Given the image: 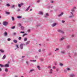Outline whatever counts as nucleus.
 <instances>
[{
    "label": "nucleus",
    "instance_id": "nucleus-19",
    "mask_svg": "<svg viewBox=\"0 0 77 77\" xmlns=\"http://www.w3.org/2000/svg\"><path fill=\"white\" fill-rule=\"evenodd\" d=\"M39 14H40V15H43V13L42 12L40 11L39 12Z\"/></svg>",
    "mask_w": 77,
    "mask_h": 77
},
{
    "label": "nucleus",
    "instance_id": "nucleus-49",
    "mask_svg": "<svg viewBox=\"0 0 77 77\" xmlns=\"http://www.w3.org/2000/svg\"><path fill=\"white\" fill-rule=\"evenodd\" d=\"M60 66H63V64H62V63H60Z\"/></svg>",
    "mask_w": 77,
    "mask_h": 77
},
{
    "label": "nucleus",
    "instance_id": "nucleus-10",
    "mask_svg": "<svg viewBox=\"0 0 77 77\" xmlns=\"http://www.w3.org/2000/svg\"><path fill=\"white\" fill-rule=\"evenodd\" d=\"M30 41H27L25 45H28V44H29V43H30Z\"/></svg>",
    "mask_w": 77,
    "mask_h": 77
},
{
    "label": "nucleus",
    "instance_id": "nucleus-52",
    "mask_svg": "<svg viewBox=\"0 0 77 77\" xmlns=\"http://www.w3.org/2000/svg\"><path fill=\"white\" fill-rule=\"evenodd\" d=\"M7 6H8V7L10 6V5H9V4H7Z\"/></svg>",
    "mask_w": 77,
    "mask_h": 77
},
{
    "label": "nucleus",
    "instance_id": "nucleus-17",
    "mask_svg": "<svg viewBox=\"0 0 77 77\" xmlns=\"http://www.w3.org/2000/svg\"><path fill=\"white\" fill-rule=\"evenodd\" d=\"M63 12H62L61 13V14H60V15H58V17H61V16L62 15H63Z\"/></svg>",
    "mask_w": 77,
    "mask_h": 77
},
{
    "label": "nucleus",
    "instance_id": "nucleus-22",
    "mask_svg": "<svg viewBox=\"0 0 77 77\" xmlns=\"http://www.w3.org/2000/svg\"><path fill=\"white\" fill-rule=\"evenodd\" d=\"M5 58H6V55H4L2 58V59H5Z\"/></svg>",
    "mask_w": 77,
    "mask_h": 77
},
{
    "label": "nucleus",
    "instance_id": "nucleus-29",
    "mask_svg": "<svg viewBox=\"0 0 77 77\" xmlns=\"http://www.w3.org/2000/svg\"><path fill=\"white\" fill-rule=\"evenodd\" d=\"M18 7H19V8H21V5H20V4H18Z\"/></svg>",
    "mask_w": 77,
    "mask_h": 77
},
{
    "label": "nucleus",
    "instance_id": "nucleus-61",
    "mask_svg": "<svg viewBox=\"0 0 77 77\" xmlns=\"http://www.w3.org/2000/svg\"><path fill=\"white\" fill-rule=\"evenodd\" d=\"M13 35H16V32H14L13 33Z\"/></svg>",
    "mask_w": 77,
    "mask_h": 77
},
{
    "label": "nucleus",
    "instance_id": "nucleus-48",
    "mask_svg": "<svg viewBox=\"0 0 77 77\" xmlns=\"http://www.w3.org/2000/svg\"><path fill=\"white\" fill-rule=\"evenodd\" d=\"M20 6H23V5H24V4L23 3H21L20 4Z\"/></svg>",
    "mask_w": 77,
    "mask_h": 77
},
{
    "label": "nucleus",
    "instance_id": "nucleus-4",
    "mask_svg": "<svg viewBox=\"0 0 77 77\" xmlns=\"http://www.w3.org/2000/svg\"><path fill=\"white\" fill-rule=\"evenodd\" d=\"M49 16V14H48V13H46V14L44 16V17H45V18H47V17H48Z\"/></svg>",
    "mask_w": 77,
    "mask_h": 77
},
{
    "label": "nucleus",
    "instance_id": "nucleus-3",
    "mask_svg": "<svg viewBox=\"0 0 77 77\" xmlns=\"http://www.w3.org/2000/svg\"><path fill=\"white\" fill-rule=\"evenodd\" d=\"M58 32H60V33H64V32L60 29H58Z\"/></svg>",
    "mask_w": 77,
    "mask_h": 77
},
{
    "label": "nucleus",
    "instance_id": "nucleus-14",
    "mask_svg": "<svg viewBox=\"0 0 77 77\" xmlns=\"http://www.w3.org/2000/svg\"><path fill=\"white\" fill-rule=\"evenodd\" d=\"M30 6L29 5V7L27 8V9H26V10H25V11H28V10H29V9H30Z\"/></svg>",
    "mask_w": 77,
    "mask_h": 77
},
{
    "label": "nucleus",
    "instance_id": "nucleus-9",
    "mask_svg": "<svg viewBox=\"0 0 77 77\" xmlns=\"http://www.w3.org/2000/svg\"><path fill=\"white\" fill-rule=\"evenodd\" d=\"M75 9H76V8L75 7H73V8L71 9V11L72 12H74L75 10Z\"/></svg>",
    "mask_w": 77,
    "mask_h": 77
},
{
    "label": "nucleus",
    "instance_id": "nucleus-64",
    "mask_svg": "<svg viewBox=\"0 0 77 77\" xmlns=\"http://www.w3.org/2000/svg\"><path fill=\"white\" fill-rule=\"evenodd\" d=\"M64 72H66V69H64Z\"/></svg>",
    "mask_w": 77,
    "mask_h": 77
},
{
    "label": "nucleus",
    "instance_id": "nucleus-11",
    "mask_svg": "<svg viewBox=\"0 0 77 77\" xmlns=\"http://www.w3.org/2000/svg\"><path fill=\"white\" fill-rule=\"evenodd\" d=\"M4 36H8V33L6 32H5L4 33Z\"/></svg>",
    "mask_w": 77,
    "mask_h": 77
},
{
    "label": "nucleus",
    "instance_id": "nucleus-58",
    "mask_svg": "<svg viewBox=\"0 0 77 77\" xmlns=\"http://www.w3.org/2000/svg\"><path fill=\"white\" fill-rule=\"evenodd\" d=\"M40 1H41V0H38L37 1V3H39V2H40Z\"/></svg>",
    "mask_w": 77,
    "mask_h": 77
},
{
    "label": "nucleus",
    "instance_id": "nucleus-47",
    "mask_svg": "<svg viewBox=\"0 0 77 77\" xmlns=\"http://www.w3.org/2000/svg\"><path fill=\"white\" fill-rule=\"evenodd\" d=\"M18 25L19 26V27H20V26H21V23H19L18 24Z\"/></svg>",
    "mask_w": 77,
    "mask_h": 77
},
{
    "label": "nucleus",
    "instance_id": "nucleus-45",
    "mask_svg": "<svg viewBox=\"0 0 77 77\" xmlns=\"http://www.w3.org/2000/svg\"><path fill=\"white\" fill-rule=\"evenodd\" d=\"M15 7V5H12V6L11 7V8H14Z\"/></svg>",
    "mask_w": 77,
    "mask_h": 77
},
{
    "label": "nucleus",
    "instance_id": "nucleus-38",
    "mask_svg": "<svg viewBox=\"0 0 77 77\" xmlns=\"http://www.w3.org/2000/svg\"><path fill=\"white\" fill-rule=\"evenodd\" d=\"M74 17V15H72V16H70L69 17V18H72V17Z\"/></svg>",
    "mask_w": 77,
    "mask_h": 77
},
{
    "label": "nucleus",
    "instance_id": "nucleus-6",
    "mask_svg": "<svg viewBox=\"0 0 77 77\" xmlns=\"http://www.w3.org/2000/svg\"><path fill=\"white\" fill-rule=\"evenodd\" d=\"M60 53L62 54H65V51H60Z\"/></svg>",
    "mask_w": 77,
    "mask_h": 77
},
{
    "label": "nucleus",
    "instance_id": "nucleus-5",
    "mask_svg": "<svg viewBox=\"0 0 77 77\" xmlns=\"http://www.w3.org/2000/svg\"><path fill=\"white\" fill-rule=\"evenodd\" d=\"M57 25V23H54L51 25L52 27H54V26H56Z\"/></svg>",
    "mask_w": 77,
    "mask_h": 77
},
{
    "label": "nucleus",
    "instance_id": "nucleus-54",
    "mask_svg": "<svg viewBox=\"0 0 77 77\" xmlns=\"http://www.w3.org/2000/svg\"><path fill=\"white\" fill-rule=\"evenodd\" d=\"M61 21L63 23H65V21L63 20H62Z\"/></svg>",
    "mask_w": 77,
    "mask_h": 77
},
{
    "label": "nucleus",
    "instance_id": "nucleus-34",
    "mask_svg": "<svg viewBox=\"0 0 77 77\" xmlns=\"http://www.w3.org/2000/svg\"><path fill=\"white\" fill-rule=\"evenodd\" d=\"M51 54H52L51 53H49L48 54V56H51Z\"/></svg>",
    "mask_w": 77,
    "mask_h": 77
},
{
    "label": "nucleus",
    "instance_id": "nucleus-2",
    "mask_svg": "<svg viewBox=\"0 0 77 77\" xmlns=\"http://www.w3.org/2000/svg\"><path fill=\"white\" fill-rule=\"evenodd\" d=\"M8 22L6 21H4L3 22V25L4 26H8Z\"/></svg>",
    "mask_w": 77,
    "mask_h": 77
},
{
    "label": "nucleus",
    "instance_id": "nucleus-25",
    "mask_svg": "<svg viewBox=\"0 0 77 77\" xmlns=\"http://www.w3.org/2000/svg\"><path fill=\"white\" fill-rule=\"evenodd\" d=\"M0 66L1 67H5V66L2 64H0Z\"/></svg>",
    "mask_w": 77,
    "mask_h": 77
},
{
    "label": "nucleus",
    "instance_id": "nucleus-55",
    "mask_svg": "<svg viewBox=\"0 0 77 77\" xmlns=\"http://www.w3.org/2000/svg\"><path fill=\"white\" fill-rule=\"evenodd\" d=\"M48 68H51V66H48Z\"/></svg>",
    "mask_w": 77,
    "mask_h": 77
},
{
    "label": "nucleus",
    "instance_id": "nucleus-43",
    "mask_svg": "<svg viewBox=\"0 0 77 77\" xmlns=\"http://www.w3.org/2000/svg\"><path fill=\"white\" fill-rule=\"evenodd\" d=\"M51 3H52V4H53V3H54V1H51Z\"/></svg>",
    "mask_w": 77,
    "mask_h": 77
},
{
    "label": "nucleus",
    "instance_id": "nucleus-27",
    "mask_svg": "<svg viewBox=\"0 0 77 77\" xmlns=\"http://www.w3.org/2000/svg\"><path fill=\"white\" fill-rule=\"evenodd\" d=\"M24 40L25 41H27V38H25Z\"/></svg>",
    "mask_w": 77,
    "mask_h": 77
},
{
    "label": "nucleus",
    "instance_id": "nucleus-12",
    "mask_svg": "<svg viewBox=\"0 0 77 77\" xmlns=\"http://www.w3.org/2000/svg\"><path fill=\"white\" fill-rule=\"evenodd\" d=\"M9 64L7 63V64H6L5 66H4V67H9Z\"/></svg>",
    "mask_w": 77,
    "mask_h": 77
},
{
    "label": "nucleus",
    "instance_id": "nucleus-32",
    "mask_svg": "<svg viewBox=\"0 0 77 77\" xmlns=\"http://www.w3.org/2000/svg\"><path fill=\"white\" fill-rule=\"evenodd\" d=\"M70 48V46H69V45H68L67 46V48H68H68Z\"/></svg>",
    "mask_w": 77,
    "mask_h": 77
},
{
    "label": "nucleus",
    "instance_id": "nucleus-16",
    "mask_svg": "<svg viewBox=\"0 0 77 77\" xmlns=\"http://www.w3.org/2000/svg\"><path fill=\"white\" fill-rule=\"evenodd\" d=\"M37 68L39 70H41V67H40V66H37Z\"/></svg>",
    "mask_w": 77,
    "mask_h": 77
},
{
    "label": "nucleus",
    "instance_id": "nucleus-46",
    "mask_svg": "<svg viewBox=\"0 0 77 77\" xmlns=\"http://www.w3.org/2000/svg\"><path fill=\"white\" fill-rule=\"evenodd\" d=\"M40 60L41 61H43L44 60V59L42 58H41L40 59Z\"/></svg>",
    "mask_w": 77,
    "mask_h": 77
},
{
    "label": "nucleus",
    "instance_id": "nucleus-53",
    "mask_svg": "<svg viewBox=\"0 0 77 77\" xmlns=\"http://www.w3.org/2000/svg\"><path fill=\"white\" fill-rule=\"evenodd\" d=\"M26 63L27 64V65H28V64H29V62H28V61H26Z\"/></svg>",
    "mask_w": 77,
    "mask_h": 77
},
{
    "label": "nucleus",
    "instance_id": "nucleus-37",
    "mask_svg": "<svg viewBox=\"0 0 77 77\" xmlns=\"http://www.w3.org/2000/svg\"><path fill=\"white\" fill-rule=\"evenodd\" d=\"M12 21H14V20H15V19L14 18V17H12Z\"/></svg>",
    "mask_w": 77,
    "mask_h": 77
},
{
    "label": "nucleus",
    "instance_id": "nucleus-62",
    "mask_svg": "<svg viewBox=\"0 0 77 77\" xmlns=\"http://www.w3.org/2000/svg\"><path fill=\"white\" fill-rule=\"evenodd\" d=\"M70 13H71V14L72 15H74V14H73V13L72 12H71Z\"/></svg>",
    "mask_w": 77,
    "mask_h": 77
},
{
    "label": "nucleus",
    "instance_id": "nucleus-60",
    "mask_svg": "<svg viewBox=\"0 0 77 77\" xmlns=\"http://www.w3.org/2000/svg\"><path fill=\"white\" fill-rule=\"evenodd\" d=\"M55 68H56V67H55V66H53V69H55Z\"/></svg>",
    "mask_w": 77,
    "mask_h": 77
},
{
    "label": "nucleus",
    "instance_id": "nucleus-20",
    "mask_svg": "<svg viewBox=\"0 0 77 77\" xmlns=\"http://www.w3.org/2000/svg\"><path fill=\"white\" fill-rule=\"evenodd\" d=\"M13 42H14V43H17V41L16 40H13Z\"/></svg>",
    "mask_w": 77,
    "mask_h": 77
},
{
    "label": "nucleus",
    "instance_id": "nucleus-56",
    "mask_svg": "<svg viewBox=\"0 0 77 77\" xmlns=\"http://www.w3.org/2000/svg\"><path fill=\"white\" fill-rule=\"evenodd\" d=\"M74 55H75V56H77V53L75 52L74 53Z\"/></svg>",
    "mask_w": 77,
    "mask_h": 77
},
{
    "label": "nucleus",
    "instance_id": "nucleus-59",
    "mask_svg": "<svg viewBox=\"0 0 77 77\" xmlns=\"http://www.w3.org/2000/svg\"><path fill=\"white\" fill-rule=\"evenodd\" d=\"M38 51H39V52H41V49H39V50H38Z\"/></svg>",
    "mask_w": 77,
    "mask_h": 77
},
{
    "label": "nucleus",
    "instance_id": "nucleus-51",
    "mask_svg": "<svg viewBox=\"0 0 77 77\" xmlns=\"http://www.w3.org/2000/svg\"><path fill=\"white\" fill-rule=\"evenodd\" d=\"M18 39H19V40H21V37H20L18 38Z\"/></svg>",
    "mask_w": 77,
    "mask_h": 77
},
{
    "label": "nucleus",
    "instance_id": "nucleus-24",
    "mask_svg": "<svg viewBox=\"0 0 77 77\" xmlns=\"http://www.w3.org/2000/svg\"><path fill=\"white\" fill-rule=\"evenodd\" d=\"M70 76L72 77H75V75H74V74H72L70 75Z\"/></svg>",
    "mask_w": 77,
    "mask_h": 77
},
{
    "label": "nucleus",
    "instance_id": "nucleus-30",
    "mask_svg": "<svg viewBox=\"0 0 77 77\" xmlns=\"http://www.w3.org/2000/svg\"><path fill=\"white\" fill-rule=\"evenodd\" d=\"M17 18H22V17L21 16H18L17 17Z\"/></svg>",
    "mask_w": 77,
    "mask_h": 77
},
{
    "label": "nucleus",
    "instance_id": "nucleus-41",
    "mask_svg": "<svg viewBox=\"0 0 77 77\" xmlns=\"http://www.w3.org/2000/svg\"><path fill=\"white\" fill-rule=\"evenodd\" d=\"M11 39L10 38H8L7 39L8 41H11Z\"/></svg>",
    "mask_w": 77,
    "mask_h": 77
},
{
    "label": "nucleus",
    "instance_id": "nucleus-8",
    "mask_svg": "<svg viewBox=\"0 0 77 77\" xmlns=\"http://www.w3.org/2000/svg\"><path fill=\"white\" fill-rule=\"evenodd\" d=\"M49 74H53V69H51L49 70Z\"/></svg>",
    "mask_w": 77,
    "mask_h": 77
},
{
    "label": "nucleus",
    "instance_id": "nucleus-42",
    "mask_svg": "<svg viewBox=\"0 0 77 77\" xmlns=\"http://www.w3.org/2000/svg\"><path fill=\"white\" fill-rule=\"evenodd\" d=\"M59 50V48H57L56 49V50H55V51H57L58 50Z\"/></svg>",
    "mask_w": 77,
    "mask_h": 77
},
{
    "label": "nucleus",
    "instance_id": "nucleus-1",
    "mask_svg": "<svg viewBox=\"0 0 77 77\" xmlns=\"http://www.w3.org/2000/svg\"><path fill=\"white\" fill-rule=\"evenodd\" d=\"M23 45L25 46V45H26V44L24 43H21L20 45V49H21V50L23 49Z\"/></svg>",
    "mask_w": 77,
    "mask_h": 77
},
{
    "label": "nucleus",
    "instance_id": "nucleus-21",
    "mask_svg": "<svg viewBox=\"0 0 77 77\" xmlns=\"http://www.w3.org/2000/svg\"><path fill=\"white\" fill-rule=\"evenodd\" d=\"M65 39V38L63 37L60 38V41H63V40H64V39Z\"/></svg>",
    "mask_w": 77,
    "mask_h": 77
},
{
    "label": "nucleus",
    "instance_id": "nucleus-35",
    "mask_svg": "<svg viewBox=\"0 0 77 77\" xmlns=\"http://www.w3.org/2000/svg\"><path fill=\"white\" fill-rule=\"evenodd\" d=\"M15 26H14L12 27H11V29H15Z\"/></svg>",
    "mask_w": 77,
    "mask_h": 77
},
{
    "label": "nucleus",
    "instance_id": "nucleus-36",
    "mask_svg": "<svg viewBox=\"0 0 77 77\" xmlns=\"http://www.w3.org/2000/svg\"><path fill=\"white\" fill-rule=\"evenodd\" d=\"M66 70H67V71H70V69H69V68H67L66 69Z\"/></svg>",
    "mask_w": 77,
    "mask_h": 77
},
{
    "label": "nucleus",
    "instance_id": "nucleus-57",
    "mask_svg": "<svg viewBox=\"0 0 77 77\" xmlns=\"http://www.w3.org/2000/svg\"><path fill=\"white\" fill-rule=\"evenodd\" d=\"M20 33H24V32H22L21 31L20 32Z\"/></svg>",
    "mask_w": 77,
    "mask_h": 77
},
{
    "label": "nucleus",
    "instance_id": "nucleus-26",
    "mask_svg": "<svg viewBox=\"0 0 77 77\" xmlns=\"http://www.w3.org/2000/svg\"><path fill=\"white\" fill-rule=\"evenodd\" d=\"M34 71V69L30 70V71L29 72V73H30L31 72H32V71Z\"/></svg>",
    "mask_w": 77,
    "mask_h": 77
},
{
    "label": "nucleus",
    "instance_id": "nucleus-28",
    "mask_svg": "<svg viewBox=\"0 0 77 77\" xmlns=\"http://www.w3.org/2000/svg\"><path fill=\"white\" fill-rule=\"evenodd\" d=\"M5 72H8V69H5Z\"/></svg>",
    "mask_w": 77,
    "mask_h": 77
},
{
    "label": "nucleus",
    "instance_id": "nucleus-44",
    "mask_svg": "<svg viewBox=\"0 0 77 77\" xmlns=\"http://www.w3.org/2000/svg\"><path fill=\"white\" fill-rule=\"evenodd\" d=\"M59 69H57L56 71H57V72H58L59 71Z\"/></svg>",
    "mask_w": 77,
    "mask_h": 77
},
{
    "label": "nucleus",
    "instance_id": "nucleus-63",
    "mask_svg": "<svg viewBox=\"0 0 77 77\" xmlns=\"http://www.w3.org/2000/svg\"><path fill=\"white\" fill-rule=\"evenodd\" d=\"M35 57V58H36V59H37V58H38V56H36Z\"/></svg>",
    "mask_w": 77,
    "mask_h": 77
},
{
    "label": "nucleus",
    "instance_id": "nucleus-50",
    "mask_svg": "<svg viewBox=\"0 0 77 77\" xmlns=\"http://www.w3.org/2000/svg\"><path fill=\"white\" fill-rule=\"evenodd\" d=\"M16 46L17 48H19V47H18V45H16Z\"/></svg>",
    "mask_w": 77,
    "mask_h": 77
},
{
    "label": "nucleus",
    "instance_id": "nucleus-39",
    "mask_svg": "<svg viewBox=\"0 0 77 77\" xmlns=\"http://www.w3.org/2000/svg\"><path fill=\"white\" fill-rule=\"evenodd\" d=\"M27 21L28 22H30V19H28L27 20Z\"/></svg>",
    "mask_w": 77,
    "mask_h": 77
},
{
    "label": "nucleus",
    "instance_id": "nucleus-7",
    "mask_svg": "<svg viewBox=\"0 0 77 77\" xmlns=\"http://www.w3.org/2000/svg\"><path fill=\"white\" fill-rule=\"evenodd\" d=\"M75 36V34H72L70 35V37H71V38H73V37H74Z\"/></svg>",
    "mask_w": 77,
    "mask_h": 77
},
{
    "label": "nucleus",
    "instance_id": "nucleus-31",
    "mask_svg": "<svg viewBox=\"0 0 77 77\" xmlns=\"http://www.w3.org/2000/svg\"><path fill=\"white\" fill-rule=\"evenodd\" d=\"M26 35H27V34H23V35H22L23 37H24V36H26Z\"/></svg>",
    "mask_w": 77,
    "mask_h": 77
},
{
    "label": "nucleus",
    "instance_id": "nucleus-13",
    "mask_svg": "<svg viewBox=\"0 0 77 77\" xmlns=\"http://www.w3.org/2000/svg\"><path fill=\"white\" fill-rule=\"evenodd\" d=\"M21 29L22 30H24V26H21Z\"/></svg>",
    "mask_w": 77,
    "mask_h": 77
},
{
    "label": "nucleus",
    "instance_id": "nucleus-15",
    "mask_svg": "<svg viewBox=\"0 0 77 77\" xmlns=\"http://www.w3.org/2000/svg\"><path fill=\"white\" fill-rule=\"evenodd\" d=\"M5 13L6 14H7V15H9V14H10V13L9 12L5 11Z\"/></svg>",
    "mask_w": 77,
    "mask_h": 77
},
{
    "label": "nucleus",
    "instance_id": "nucleus-23",
    "mask_svg": "<svg viewBox=\"0 0 77 77\" xmlns=\"http://www.w3.org/2000/svg\"><path fill=\"white\" fill-rule=\"evenodd\" d=\"M41 23H39L38 25H37L36 26L37 27H39V26H41Z\"/></svg>",
    "mask_w": 77,
    "mask_h": 77
},
{
    "label": "nucleus",
    "instance_id": "nucleus-33",
    "mask_svg": "<svg viewBox=\"0 0 77 77\" xmlns=\"http://www.w3.org/2000/svg\"><path fill=\"white\" fill-rule=\"evenodd\" d=\"M0 51H1L2 53H3L4 52V51L2 49H1Z\"/></svg>",
    "mask_w": 77,
    "mask_h": 77
},
{
    "label": "nucleus",
    "instance_id": "nucleus-18",
    "mask_svg": "<svg viewBox=\"0 0 77 77\" xmlns=\"http://www.w3.org/2000/svg\"><path fill=\"white\" fill-rule=\"evenodd\" d=\"M30 62H36V60H30Z\"/></svg>",
    "mask_w": 77,
    "mask_h": 77
},
{
    "label": "nucleus",
    "instance_id": "nucleus-40",
    "mask_svg": "<svg viewBox=\"0 0 77 77\" xmlns=\"http://www.w3.org/2000/svg\"><path fill=\"white\" fill-rule=\"evenodd\" d=\"M21 11V10L20 9H18L17 10V12H19V11Z\"/></svg>",
    "mask_w": 77,
    "mask_h": 77
}]
</instances>
